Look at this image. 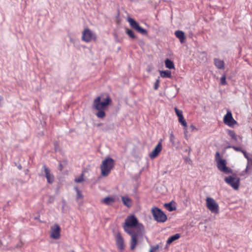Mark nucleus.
Segmentation results:
<instances>
[{
  "mask_svg": "<svg viewBox=\"0 0 252 252\" xmlns=\"http://www.w3.org/2000/svg\"><path fill=\"white\" fill-rule=\"evenodd\" d=\"M111 103L112 99L108 94L105 97L98 96L95 98L93 100L92 108L97 111L95 114L96 117L100 119L104 118L106 116L105 111Z\"/></svg>",
  "mask_w": 252,
  "mask_h": 252,
  "instance_id": "obj_1",
  "label": "nucleus"
},
{
  "mask_svg": "<svg viewBox=\"0 0 252 252\" xmlns=\"http://www.w3.org/2000/svg\"><path fill=\"white\" fill-rule=\"evenodd\" d=\"M141 227L143 228V225L138 223L137 219L134 215L127 216L123 225L124 231L127 234H131L137 230H141Z\"/></svg>",
  "mask_w": 252,
  "mask_h": 252,
  "instance_id": "obj_2",
  "label": "nucleus"
},
{
  "mask_svg": "<svg viewBox=\"0 0 252 252\" xmlns=\"http://www.w3.org/2000/svg\"><path fill=\"white\" fill-rule=\"evenodd\" d=\"M236 152H240L244 155V157L247 159V163L246 169L239 174L242 176L245 174H251L252 173V155L249 156L247 152L240 147L236 146H230Z\"/></svg>",
  "mask_w": 252,
  "mask_h": 252,
  "instance_id": "obj_3",
  "label": "nucleus"
},
{
  "mask_svg": "<svg viewBox=\"0 0 252 252\" xmlns=\"http://www.w3.org/2000/svg\"><path fill=\"white\" fill-rule=\"evenodd\" d=\"M115 165V161L111 158H107L103 160L100 165L101 175L104 177L107 176Z\"/></svg>",
  "mask_w": 252,
  "mask_h": 252,
  "instance_id": "obj_4",
  "label": "nucleus"
},
{
  "mask_svg": "<svg viewBox=\"0 0 252 252\" xmlns=\"http://www.w3.org/2000/svg\"><path fill=\"white\" fill-rule=\"evenodd\" d=\"M151 213L155 220L158 222H164L167 218L164 213L159 208L154 207L152 208Z\"/></svg>",
  "mask_w": 252,
  "mask_h": 252,
  "instance_id": "obj_5",
  "label": "nucleus"
},
{
  "mask_svg": "<svg viewBox=\"0 0 252 252\" xmlns=\"http://www.w3.org/2000/svg\"><path fill=\"white\" fill-rule=\"evenodd\" d=\"M224 180L227 184L229 185L234 190H238L239 189L240 184V178L236 176V175L226 177Z\"/></svg>",
  "mask_w": 252,
  "mask_h": 252,
  "instance_id": "obj_6",
  "label": "nucleus"
},
{
  "mask_svg": "<svg viewBox=\"0 0 252 252\" xmlns=\"http://www.w3.org/2000/svg\"><path fill=\"white\" fill-rule=\"evenodd\" d=\"M96 34L89 28H85L82 32V40L83 41L89 43L91 41H96Z\"/></svg>",
  "mask_w": 252,
  "mask_h": 252,
  "instance_id": "obj_7",
  "label": "nucleus"
},
{
  "mask_svg": "<svg viewBox=\"0 0 252 252\" xmlns=\"http://www.w3.org/2000/svg\"><path fill=\"white\" fill-rule=\"evenodd\" d=\"M206 206L207 208L212 212L215 214L219 213V206L216 201L210 197H207L206 199Z\"/></svg>",
  "mask_w": 252,
  "mask_h": 252,
  "instance_id": "obj_8",
  "label": "nucleus"
},
{
  "mask_svg": "<svg viewBox=\"0 0 252 252\" xmlns=\"http://www.w3.org/2000/svg\"><path fill=\"white\" fill-rule=\"evenodd\" d=\"M226 165L227 161L224 159H220V161H218V162L217 163V167L220 171L225 174L232 173V170L230 168L227 167Z\"/></svg>",
  "mask_w": 252,
  "mask_h": 252,
  "instance_id": "obj_9",
  "label": "nucleus"
},
{
  "mask_svg": "<svg viewBox=\"0 0 252 252\" xmlns=\"http://www.w3.org/2000/svg\"><path fill=\"white\" fill-rule=\"evenodd\" d=\"M141 233V230H137L136 231L132 232L131 234H128L131 236L130 242V249L134 250L138 242V236Z\"/></svg>",
  "mask_w": 252,
  "mask_h": 252,
  "instance_id": "obj_10",
  "label": "nucleus"
},
{
  "mask_svg": "<svg viewBox=\"0 0 252 252\" xmlns=\"http://www.w3.org/2000/svg\"><path fill=\"white\" fill-rule=\"evenodd\" d=\"M128 21L131 27L135 30L137 32L140 33L143 35H146L147 34V31L145 29L141 28L138 23L134 20L132 18H129L128 19Z\"/></svg>",
  "mask_w": 252,
  "mask_h": 252,
  "instance_id": "obj_11",
  "label": "nucleus"
},
{
  "mask_svg": "<svg viewBox=\"0 0 252 252\" xmlns=\"http://www.w3.org/2000/svg\"><path fill=\"white\" fill-rule=\"evenodd\" d=\"M223 123L230 127L233 126L237 123L233 118L232 113L229 110H227V113L224 116Z\"/></svg>",
  "mask_w": 252,
  "mask_h": 252,
  "instance_id": "obj_12",
  "label": "nucleus"
},
{
  "mask_svg": "<svg viewBox=\"0 0 252 252\" xmlns=\"http://www.w3.org/2000/svg\"><path fill=\"white\" fill-rule=\"evenodd\" d=\"M61 229L59 225L54 224L50 228V237L53 239H58L60 237Z\"/></svg>",
  "mask_w": 252,
  "mask_h": 252,
  "instance_id": "obj_13",
  "label": "nucleus"
},
{
  "mask_svg": "<svg viewBox=\"0 0 252 252\" xmlns=\"http://www.w3.org/2000/svg\"><path fill=\"white\" fill-rule=\"evenodd\" d=\"M116 243L118 249L120 252H123L125 245L124 244V240L120 233L118 232L115 235Z\"/></svg>",
  "mask_w": 252,
  "mask_h": 252,
  "instance_id": "obj_14",
  "label": "nucleus"
},
{
  "mask_svg": "<svg viewBox=\"0 0 252 252\" xmlns=\"http://www.w3.org/2000/svg\"><path fill=\"white\" fill-rule=\"evenodd\" d=\"M162 140L161 139L158 143L157 145L154 148V149L149 154V157L151 159H154L159 155L161 151H162Z\"/></svg>",
  "mask_w": 252,
  "mask_h": 252,
  "instance_id": "obj_15",
  "label": "nucleus"
},
{
  "mask_svg": "<svg viewBox=\"0 0 252 252\" xmlns=\"http://www.w3.org/2000/svg\"><path fill=\"white\" fill-rule=\"evenodd\" d=\"M43 168L45 177L48 183H52L54 181V178L53 175L51 173L50 169L46 165L43 166Z\"/></svg>",
  "mask_w": 252,
  "mask_h": 252,
  "instance_id": "obj_16",
  "label": "nucleus"
},
{
  "mask_svg": "<svg viewBox=\"0 0 252 252\" xmlns=\"http://www.w3.org/2000/svg\"><path fill=\"white\" fill-rule=\"evenodd\" d=\"M175 36L180 40L181 43H184L186 40L185 33L182 31H177L175 32Z\"/></svg>",
  "mask_w": 252,
  "mask_h": 252,
  "instance_id": "obj_17",
  "label": "nucleus"
},
{
  "mask_svg": "<svg viewBox=\"0 0 252 252\" xmlns=\"http://www.w3.org/2000/svg\"><path fill=\"white\" fill-rule=\"evenodd\" d=\"M115 202V198L109 196H107L101 200V202L106 205H111Z\"/></svg>",
  "mask_w": 252,
  "mask_h": 252,
  "instance_id": "obj_18",
  "label": "nucleus"
},
{
  "mask_svg": "<svg viewBox=\"0 0 252 252\" xmlns=\"http://www.w3.org/2000/svg\"><path fill=\"white\" fill-rule=\"evenodd\" d=\"M122 201L123 204L128 208L131 207L132 205V200L126 196H122Z\"/></svg>",
  "mask_w": 252,
  "mask_h": 252,
  "instance_id": "obj_19",
  "label": "nucleus"
},
{
  "mask_svg": "<svg viewBox=\"0 0 252 252\" xmlns=\"http://www.w3.org/2000/svg\"><path fill=\"white\" fill-rule=\"evenodd\" d=\"M215 66L219 69H223L224 68V62L219 59H215L214 60Z\"/></svg>",
  "mask_w": 252,
  "mask_h": 252,
  "instance_id": "obj_20",
  "label": "nucleus"
},
{
  "mask_svg": "<svg viewBox=\"0 0 252 252\" xmlns=\"http://www.w3.org/2000/svg\"><path fill=\"white\" fill-rule=\"evenodd\" d=\"M160 75L162 78H169L171 77V72L169 70H164L159 71Z\"/></svg>",
  "mask_w": 252,
  "mask_h": 252,
  "instance_id": "obj_21",
  "label": "nucleus"
},
{
  "mask_svg": "<svg viewBox=\"0 0 252 252\" xmlns=\"http://www.w3.org/2000/svg\"><path fill=\"white\" fill-rule=\"evenodd\" d=\"M227 132L228 135L231 137V138L235 141H237V136L236 135L235 131L232 130L227 129Z\"/></svg>",
  "mask_w": 252,
  "mask_h": 252,
  "instance_id": "obj_22",
  "label": "nucleus"
},
{
  "mask_svg": "<svg viewBox=\"0 0 252 252\" xmlns=\"http://www.w3.org/2000/svg\"><path fill=\"white\" fill-rule=\"evenodd\" d=\"M180 237V235L179 234H176L174 235H172L168 239L167 241V244H170L173 241L178 239Z\"/></svg>",
  "mask_w": 252,
  "mask_h": 252,
  "instance_id": "obj_23",
  "label": "nucleus"
},
{
  "mask_svg": "<svg viewBox=\"0 0 252 252\" xmlns=\"http://www.w3.org/2000/svg\"><path fill=\"white\" fill-rule=\"evenodd\" d=\"M165 66L169 69H174L175 66L174 63L169 59H166L165 61Z\"/></svg>",
  "mask_w": 252,
  "mask_h": 252,
  "instance_id": "obj_24",
  "label": "nucleus"
},
{
  "mask_svg": "<svg viewBox=\"0 0 252 252\" xmlns=\"http://www.w3.org/2000/svg\"><path fill=\"white\" fill-rule=\"evenodd\" d=\"M178 121L179 123L183 126L185 128V132L186 133L187 131V123L185 120L183 116H181L180 117L178 118Z\"/></svg>",
  "mask_w": 252,
  "mask_h": 252,
  "instance_id": "obj_25",
  "label": "nucleus"
},
{
  "mask_svg": "<svg viewBox=\"0 0 252 252\" xmlns=\"http://www.w3.org/2000/svg\"><path fill=\"white\" fill-rule=\"evenodd\" d=\"M164 206L166 208V209L170 211H173L176 209V207L175 206L172 205V203H165L164 204Z\"/></svg>",
  "mask_w": 252,
  "mask_h": 252,
  "instance_id": "obj_26",
  "label": "nucleus"
},
{
  "mask_svg": "<svg viewBox=\"0 0 252 252\" xmlns=\"http://www.w3.org/2000/svg\"><path fill=\"white\" fill-rule=\"evenodd\" d=\"M75 190L77 192L76 195V199L77 200H79V199H82L83 198V195L82 193V192L79 190V189L77 188H75Z\"/></svg>",
  "mask_w": 252,
  "mask_h": 252,
  "instance_id": "obj_27",
  "label": "nucleus"
},
{
  "mask_svg": "<svg viewBox=\"0 0 252 252\" xmlns=\"http://www.w3.org/2000/svg\"><path fill=\"white\" fill-rule=\"evenodd\" d=\"M126 34L131 38H135V35L134 32L130 29H127L126 30Z\"/></svg>",
  "mask_w": 252,
  "mask_h": 252,
  "instance_id": "obj_28",
  "label": "nucleus"
},
{
  "mask_svg": "<svg viewBox=\"0 0 252 252\" xmlns=\"http://www.w3.org/2000/svg\"><path fill=\"white\" fill-rule=\"evenodd\" d=\"M84 180V174L82 173L79 177H76L75 179V182L76 183H81Z\"/></svg>",
  "mask_w": 252,
  "mask_h": 252,
  "instance_id": "obj_29",
  "label": "nucleus"
},
{
  "mask_svg": "<svg viewBox=\"0 0 252 252\" xmlns=\"http://www.w3.org/2000/svg\"><path fill=\"white\" fill-rule=\"evenodd\" d=\"M159 248V246L158 245H156V246H152L149 252H156L158 251Z\"/></svg>",
  "mask_w": 252,
  "mask_h": 252,
  "instance_id": "obj_30",
  "label": "nucleus"
},
{
  "mask_svg": "<svg viewBox=\"0 0 252 252\" xmlns=\"http://www.w3.org/2000/svg\"><path fill=\"white\" fill-rule=\"evenodd\" d=\"M175 112L176 113V114L178 116V118L180 117L181 116H183L182 114V111L181 110H180L178 109L176 107L174 108Z\"/></svg>",
  "mask_w": 252,
  "mask_h": 252,
  "instance_id": "obj_31",
  "label": "nucleus"
},
{
  "mask_svg": "<svg viewBox=\"0 0 252 252\" xmlns=\"http://www.w3.org/2000/svg\"><path fill=\"white\" fill-rule=\"evenodd\" d=\"M220 83L222 85H226V76L223 75L220 78Z\"/></svg>",
  "mask_w": 252,
  "mask_h": 252,
  "instance_id": "obj_32",
  "label": "nucleus"
},
{
  "mask_svg": "<svg viewBox=\"0 0 252 252\" xmlns=\"http://www.w3.org/2000/svg\"><path fill=\"white\" fill-rule=\"evenodd\" d=\"M220 159H223L219 152H217L215 154V160L216 162L217 163L218 161H220Z\"/></svg>",
  "mask_w": 252,
  "mask_h": 252,
  "instance_id": "obj_33",
  "label": "nucleus"
},
{
  "mask_svg": "<svg viewBox=\"0 0 252 252\" xmlns=\"http://www.w3.org/2000/svg\"><path fill=\"white\" fill-rule=\"evenodd\" d=\"M159 86V79H157L156 82H155L154 86V88L155 90H157L158 89Z\"/></svg>",
  "mask_w": 252,
  "mask_h": 252,
  "instance_id": "obj_34",
  "label": "nucleus"
},
{
  "mask_svg": "<svg viewBox=\"0 0 252 252\" xmlns=\"http://www.w3.org/2000/svg\"><path fill=\"white\" fill-rule=\"evenodd\" d=\"M174 136L173 133L170 134V141L172 143L174 142Z\"/></svg>",
  "mask_w": 252,
  "mask_h": 252,
  "instance_id": "obj_35",
  "label": "nucleus"
},
{
  "mask_svg": "<svg viewBox=\"0 0 252 252\" xmlns=\"http://www.w3.org/2000/svg\"><path fill=\"white\" fill-rule=\"evenodd\" d=\"M190 128L191 129V130L192 131H193L194 130H197V128H196V127L193 125H191L190 126Z\"/></svg>",
  "mask_w": 252,
  "mask_h": 252,
  "instance_id": "obj_36",
  "label": "nucleus"
},
{
  "mask_svg": "<svg viewBox=\"0 0 252 252\" xmlns=\"http://www.w3.org/2000/svg\"><path fill=\"white\" fill-rule=\"evenodd\" d=\"M62 169V163H60V169L61 170Z\"/></svg>",
  "mask_w": 252,
  "mask_h": 252,
  "instance_id": "obj_37",
  "label": "nucleus"
},
{
  "mask_svg": "<svg viewBox=\"0 0 252 252\" xmlns=\"http://www.w3.org/2000/svg\"><path fill=\"white\" fill-rule=\"evenodd\" d=\"M18 168H19V169H21V166H19V167H18Z\"/></svg>",
  "mask_w": 252,
  "mask_h": 252,
  "instance_id": "obj_38",
  "label": "nucleus"
}]
</instances>
